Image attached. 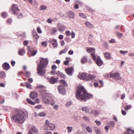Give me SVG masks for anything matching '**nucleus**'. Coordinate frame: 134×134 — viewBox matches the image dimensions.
<instances>
[{
  "instance_id": "nucleus-1",
  "label": "nucleus",
  "mask_w": 134,
  "mask_h": 134,
  "mask_svg": "<svg viewBox=\"0 0 134 134\" xmlns=\"http://www.w3.org/2000/svg\"><path fill=\"white\" fill-rule=\"evenodd\" d=\"M28 113L23 109H17L15 114L12 116V119L17 124H23L25 120V117H28Z\"/></svg>"
},
{
  "instance_id": "nucleus-2",
  "label": "nucleus",
  "mask_w": 134,
  "mask_h": 134,
  "mask_svg": "<svg viewBox=\"0 0 134 134\" xmlns=\"http://www.w3.org/2000/svg\"><path fill=\"white\" fill-rule=\"evenodd\" d=\"M76 97L79 100L86 101L87 99H92L93 95L88 94L83 87L79 86L77 88Z\"/></svg>"
},
{
  "instance_id": "nucleus-3",
  "label": "nucleus",
  "mask_w": 134,
  "mask_h": 134,
  "mask_svg": "<svg viewBox=\"0 0 134 134\" xmlns=\"http://www.w3.org/2000/svg\"><path fill=\"white\" fill-rule=\"evenodd\" d=\"M41 59L40 63L37 65V70L38 74L39 75L43 76H44L46 72V71L44 68L47 65L48 61L47 58H42Z\"/></svg>"
},
{
  "instance_id": "nucleus-4",
  "label": "nucleus",
  "mask_w": 134,
  "mask_h": 134,
  "mask_svg": "<svg viewBox=\"0 0 134 134\" xmlns=\"http://www.w3.org/2000/svg\"><path fill=\"white\" fill-rule=\"evenodd\" d=\"M41 94L44 103L45 104H50L52 101V99L46 91L44 90H43L41 92Z\"/></svg>"
},
{
  "instance_id": "nucleus-5",
  "label": "nucleus",
  "mask_w": 134,
  "mask_h": 134,
  "mask_svg": "<svg viewBox=\"0 0 134 134\" xmlns=\"http://www.w3.org/2000/svg\"><path fill=\"white\" fill-rule=\"evenodd\" d=\"M55 127V126L54 124L52 123H50L47 120H46L45 124L44 126L43 129L44 130H52L54 129Z\"/></svg>"
},
{
  "instance_id": "nucleus-6",
  "label": "nucleus",
  "mask_w": 134,
  "mask_h": 134,
  "mask_svg": "<svg viewBox=\"0 0 134 134\" xmlns=\"http://www.w3.org/2000/svg\"><path fill=\"white\" fill-rule=\"evenodd\" d=\"M10 11L12 14L14 15H17L19 11V9L17 5L13 4Z\"/></svg>"
},
{
  "instance_id": "nucleus-7",
  "label": "nucleus",
  "mask_w": 134,
  "mask_h": 134,
  "mask_svg": "<svg viewBox=\"0 0 134 134\" xmlns=\"http://www.w3.org/2000/svg\"><path fill=\"white\" fill-rule=\"evenodd\" d=\"M87 51L88 53H92L91 54V55L92 58L94 60H96V57L94 54L95 52V49L92 48H88Z\"/></svg>"
},
{
  "instance_id": "nucleus-8",
  "label": "nucleus",
  "mask_w": 134,
  "mask_h": 134,
  "mask_svg": "<svg viewBox=\"0 0 134 134\" xmlns=\"http://www.w3.org/2000/svg\"><path fill=\"white\" fill-rule=\"evenodd\" d=\"M47 80L48 82L51 84H53L58 82V78H55L52 76L50 77H47Z\"/></svg>"
},
{
  "instance_id": "nucleus-9",
  "label": "nucleus",
  "mask_w": 134,
  "mask_h": 134,
  "mask_svg": "<svg viewBox=\"0 0 134 134\" xmlns=\"http://www.w3.org/2000/svg\"><path fill=\"white\" fill-rule=\"evenodd\" d=\"M57 27L58 30L60 32L64 31L66 29L65 26L64 24L61 23L58 24L57 26Z\"/></svg>"
},
{
  "instance_id": "nucleus-10",
  "label": "nucleus",
  "mask_w": 134,
  "mask_h": 134,
  "mask_svg": "<svg viewBox=\"0 0 134 134\" xmlns=\"http://www.w3.org/2000/svg\"><path fill=\"white\" fill-rule=\"evenodd\" d=\"M58 89L59 93L62 94H65V90L63 86L62 85L59 86L58 87Z\"/></svg>"
},
{
  "instance_id": "nucleus-11",
  "label": "nucleus",
  "mask_w": 134,
  "mask_h": 134,
  "mask_svg": "<svg viewBox=\"0 0 134 134\" xmlns=\"http://www.w3.org/2000/svg\"><path fill=\"white\" fill-rule=\"evenodd\" d=\"M87 76V74L85 72L83 73L82 74H80L78 75V77L80 79L86 80Z\"/></svg>"
},
{
  "instance_id": "nucleus-12",
  "label": "nucleus",
  "mask_w": 134,
  "mask_h": 134,
  "mask_svg": "<svg viewBox=\"0 0 134 134\" xmlns=\"http://www.w3.org/2000/svg\"><path fill=\"white\" fill-rule=\"evenodd\" d=\"M95 60L96 61V63L98 66H100L103 64V62L99 56H98L97 59H96Z\"/></svg>"
},
{
  "instance_id": "nucleus-13",
  "label": "nucleus",
  "mask_w": 134,
  "mask_h": 134,
  "mask_svg": "<svg viewBox=\"0 0 134 134\" xmlns=\"http://www.w3.org/2000/svg\"><path fill=\"white\" fill-rule=\"evenodd\" d=\"M65 71L67 74L69 75H72L74 71V69L72 67L68 68L65 69Z\"/></svg>"
},
{
  "instance_id": "nucleus-14",
  "label": "nucleus",
  "mask_w": 134,
  "mask_h": 134,
  "mask_svg": "<svg viewBox=\"0 0 134 134\" xmlns=\"http://www.w3.org/2000/svg\"><path fill=\"white\" fill-rule=\"evenodd\" d=\"M2 67L5 70H8L10 68V65L8 63L5 62L3 64Z\"/></svg>"
},
{
  "instance_id": "nucleus-15",
  "label": "nucleus",
  "mask_w": 134,
  "mask_h": 134,
  "mask_svg": "<svg viewBox=\"0 0 134 134\" xmlns=\"http://www.w3.org/2000/svg\"><path fill=\"white\" fill-rule=\"evenodd\" d=\"M37 96L38 94L37 93L35 92H31L30 94V97L32 99L37 97Z\"/></svg>"
},
{
  "instance_id": "nucleus-16",
  "label": "nucleus",
  "mask_w": 134,
  "mask_h": 134,
  "mask_svg": "<svg viewBox=\"0 0 134 134\" xmlns=\"http://www.w3.org/2000/svg\"><path fill=\"white\" fill-rule=\"evenodd\" d=\"M90 109V108L88 106H84L82 108L81 110L82 111H85L86 113H89Z\"/></svg>"
},
{
  "instance_id": "nucleus-17",
  "label": "nucleus",
  "mask_w": 134,
  "mask_h": 134,
  "mask_svg": "<svg viewBox=\"0 0 134 134\" xmlns=\"http://www.w3.org/2000/svg\"><path fill=\"white\" fill-rule=\"evenodd\" d=\"M95 77L96 76L94 75H89L86 77V80L90 81L95 78Z\"/></svg>"
},
{
  "instance_id": "nucleus-18",
  "label": "nucleus",
  "mask_w": 134,
  "mask_h": 134,
  "mask_svg": "<svg viewBox=\"0 0 134 134\" xmlns=\"http://www.w3.org/2000/svg\"><path fill=\"white\" fill-rule=\"evenodd\" d=\"M99 113V112L98 111L95 109H93L92 110L90 113L94 115L95 116H97L98 115Z\"/></svg>"
},
{
  "instance_id": "nucleus-19",
  "label": "nucleus",
  "mask_w": 134,
  "mask_h": 134,
  "mask_svg": "<svg viewBox=\"0 0 134 134\" xmlns=\"http://www.w3.org/2000/svg\"><path fill=\"white\" fill-rule=\"evenodd\" d=\"M69 17L70 18L74 19V18L75 14L72 11H69L68 13Z\"/></svg>"
},
{
  "instance_id": "nucleus-20",
  "label": "nucleus",
  "mask_w": 134,
  "mask_h": 134,
  "mask_svg": "<svg viewBox=\"0 0 134 134\" xmlns=\"http://www.w3.org/2000/svg\"><path fill=\"white\" fill-rule=\"evenodd\" d=\"M85 25L88 28H92L93 27V25L89 22L86 21L85 23Z\"/></svg>"
},
{
  "instance_id": "nucleus-21",
  "label": "nucleus",
  "mask_w": 134,
  "mask_h": 134,
  "mask_svg": "<svg viewBox=\"0 0 134 134\" xmlns=\"http://www.w3.org/2000/svg\"><path fill=\"white\" fill-rule=\"evenodd\" d=\"M56 74L58 76H59L63 78H66V76L65 75L63 74V73L60 72L59 71H58L56 73Z\"/></svg>"
},
{
  "instance_id": "nucleus-22",
  "label": "nucleus",
  "mask_w": 134,
  "mask_h": 134,
  "mask_svg": "<svg viewBox=\"0 0 134 134\" xmlns=\"http://www.w3.org/2000/svg\"><path fill=\"white\" fill-rule=\"evenodd\" d=\"M25 51L24 49H20L18 51V54L20 56H23L25 53Z\"/></svg>"
},
{
  "instance_id": "nucleus-23",
  "label": "nucleus",
  "mask_w": 134,
  "mask_h": 134,
  "mask_svg": "<svg viewBox=\"0 0 134 134\" xmlns=\"http://www.w3.org/2000/svg\"><path fill=\"white\" fill-rule=\"evenodd\" d=\"M104 54L106 59L109 60L111 59L110 55L109 53H104Z\"/></svg>"
},
{
  "instance_id": "nucleus-24",
  "label": "nucleus",
  "mask_w": 134,
  "mask_h": 134,
  "mask_svg": "<svg viewBox=\"0 0 134 134\" xmlns=\"http://www.w3.org/2000/svg\"><path fill=\"white\" fill-rule=\"evenodd\" d=\"M67 48L66 47H65L64 49L62 50L59 52V55H61L62 54L66 53L67 52Z\"/></svg>"
},
{
  "instance_id": "nucleus-25",
  "label": "nucleus",
  "mask_w": 134,
  "mask_h": 134,
  "mask_svg": "<svg viewBox=\"0 0 134 134\" xmlns=\"http://www.w3.org/2000/svg\"><path fill=\"white\" fill-rule=\"evenodd\" d=\"M120 78L121 77L119 73H115V77L114 78L116 80H118L120 79Z\"/></svg>"
},
{
  "instance_id": "nucleus-26",
  "label": "nucleus",
  "mask_w": 134,
  "mask_h": 134,
  "mask_svg": "<svg viewBox=\"0 0 134 134\" xmlns=\"http://www.w3.org/2000/svg\"><path fill=\"white\" fill-rule=\"evenodd\" d=\"M93 129L96 134H100L99 129L96 126H94Z\"/></svg>"
},
{
  "instance_id": "nucleus-27",
  "label": "nucleus",
  "mask_w": 134,
  "mask_h": 134,
  "mask_svg": "<svg viewBox=\"0 0 134 134\" xmlns=\"http://www.w3.org/2000/svg\"><path fill=\"white\" fill-rule=\"evenodd\" d=\"M30 130L34 133H37L38 132V130L35 126L32 127Z\"/></svg>"
},
{
  "instance_id": "nucleus-28",
  "label": "nucleus",
  "mask_w": 134,
  "mask_h": 134,
  "mask_svg": "<svg viewBox=\"0 0 134 134\" xmlns=\"http://www.w3.org/2000/svg\"><path fill=\"white\" fill-rule=\"evenodd\" d=\"M108 125L109 127L113 128L115 126V123L113 121H111L108 123Z\"/></svg>"
},
{
  "instance_id": "nucleus-29",
  "label": "nucleus",
  "mask_w": 134,
  "mask_h": 134,
  "mask_svg": "<svg viewBox=\"0 0 134 134\" xmlns=\"http://www.w3.org/2000/svg\"><path fill=\"white\" fill-rule=\"evenodd\" d=\"M6 76L5 74L3 71L0 72V78H5Z\"/></svg>"
},
{
  "instance_id": "nucleus-30",
  "label": "nucleus",
  "mask_w": 134,
  "mask_h": 134,
  "mask_svg": "<svg viewBox=\"0 0 134 134\" xmlns=\"http://www.w3.org/2000/svg\"><path fill=\"white\" fill-rule=\"evenodd\" d=\"M25 83L26 88L29 89H31L32 88L31 85V84L26 82H25Z\"/></svg>"
},
{
  "instance_id": "nucleus-31",
  "label": "nucleus",
  "mask_w": 134,
  "mask_h": 134,
  "mask_svg": "<svg viewBox=\"0 0 134 134\" xmlns=\"http://www.w3.org/2000/svg\"><path fill=\"white\" fill-rule=\"evenodd\" d=\"M87 61V59L86 57H84L81 59V62L82 63L84 64Z\"/></svg>"
},
{
  "instance_id": "nucleus-32",
  "label": "nucleus",
  "mask_w": 134,
  "mask_h": 134,
  "mask_svg": "<svg viewBox=\"0 0 134 134\" xmlns=\"http://www.w3.org/2000/svg\"><path fill=\"white\" fill-rule=\"evenodd\" d=\"M27 102L29 103L30 104L32 105H34L36 103V102H34L31 101V100L30 99H29L28 98L27 99Z\"/></svg>"
},
{
  "instance_id": "nucleus-33",
  "label": "nucleus",
  "mask_w": 134,
  "mask_h": 134,
  "mask_svg": "<svg viewBox=\"0 0 134 134\" xmlns=\"http://www.w3.org/2000/svg\"><path fill=\"white\" fill-rule=\"evenodd\" d=\"M86 129L87 132L88 133L91 132L92 131V128L89 126L87 127L86 128Z\"/></svg>"
},
{
  "instance_id": "nucleus-34",
  "label": "nucleus",
  "mask_w": 134,
  "mask_h": 134,
  "mask_svg": "<svg viewBox=\"0 0 134 134\" xmlns=\"http://www.w3.org/2000/svg\"><path fill=\"white\" fill-rule=\"evenodd\" d=\"M47 8V7L45 5H41L40 7V10H46Z\"/></svg>"
},
{
  "instance_id": "nucleus-35",
  "label": "nucleus",
  "mask_w": 134,
  "mask_h": 134,
  "mask_svg": "<svg viewBox=\"0 0 134 134\" xmlns=\"http://www.w3.org/2000/svg\"><path fill=\"white\" fill-rule=\"evenodd\" d=\"M30 52L31 55L34 56L36 54L37 51V50H35Z\"/></svg>"
},
{
  "instance_id": "nucleus-36",
  "label": "nucleus",
  "mask_w": 134,
  "mask_h": 134,
  "mask_svg": "<svg viewBox=\"0 0 134 134\" xmlns=\"http://www.w3.org/2000/svg\"><path fill=\"white\" fill-rule=\"evenodd\" d=\"M66 129L68 130V132L69 133H70L72 131V129H73V128H72V127H71L68 126L67 127Z\"/></svg>"
},
{
  "instance_id": "nucleus-37",
  "label": "nucleus",
  "mask_w": 134,
  "mask_h": 134,
  "mask_svg": "<svg viewBox=\"0 0 134 134\" xmlns=\"http://www.w3.org/2000/svg\"><path fill=\"white\" fill-rule=\"evenodd\" d=\"M116 34L119 38H121L123 35V34L122 33H120L119 32H116Z\"/></svg>"
},
{
  "instance_id": "nucleus-38",
  "label": "nucleus",
  "mask_w": 134,
  "mask_h": 134,
  "mask_svg": "<svg viewBox=\"0 0 134 134\" xmlns=\"http://www.w3.org/2000/svg\"><path fill=\"white\" fill-rule=\"evenodd\" d=\"M127 132H124V134H131L130 133L131 131V128H129L126 129Z\"/></svg>"
},
{
  "instance_id": "nucleus-39",
  "label": "nucleus",
  "mask_w": 134,
  "mask_h": 134,
  "mask_svg": "<svg viewBox=\"0 0 134 134\" xmlns=\"http://www.w3.org/2000/svg\"><path fill=\"white\" fill-rule=\"evenodd\" d=\"M57 41L56 40L53 39V38H50L49 41V42L50 43L52 44V43L56 42Z\"/></svg>"
},
{
  "instance_id": "nucleus-40",
  "label": "nucleus",
  "mask_w": 134,
  "mask_h": 134,
  "mask_svg": "<svg viewBox=\"0 0 134 134\" xmlns=\"http://www.w3.org/2000/svg\"><path fill=\"white\" fill-rule=\"evenodd\" d=\"M121 94V92L120 91H118L116 94L115 95L114 97L115 98H118L120 96Z\"/></svg>"
},
{
  "instance_id": "nucleus-41",
  "label": "nucleus",
  "mask_w": 134,
  "mask_h": 134,
  "mask_svg": "<svg viewBox=\"0 0 134 134\" xmlns=\"http://www.w3.org/2000/svg\"><path fill=\"white\" fill-rule=\"evenodd\" d=\"M60 82L61 83L63 84V85H64L65 86H67V84L66 83V82L64 80H60Z\"/></svg>"
},
{
  "instance_id": "nucleus-42",
  "label": "nucleus",
  "mask_w": 134,
  "mask_h": 134,
  "mask_svg": "<svg viewBox=\"0 0 134 134\" xmlns=\"http://www.w3.org/2000/svg\"><path fill=\"white\" fill-rule=\"evenodd\" d=\"M65 42L67 43H69L71 41L70 39L68 37H65Z\"/></svg>"
},
{
  "instance_id": "nucleus-43",
  "label": "nucleus",
  "mask_w": 134,
  "mask_h": 134,
  "mask_svg": "<svg viewBox=\"0 0 134 134\" xmlns=\"http://www.w3.org/2000/svg\"><path fill=\"white\" fill-rule=\"evenodd\" d=\"M25 74L26 77H29L31 75L29 71H26Z\"/></svg>"
},
{
  "instance_id": "nucleus-44",
  "label": "nucleus",
  "mask_w": 134,
  "mask_h": 134,
  "mask_svg": "<svg viewBox=\"0 0 134 134\" xmlns=\"http://www.w3.org/2000/svg\"><path fill=\"white\" fill-rule=\"evenodd\" d=\"M47 45V42L46 41L42 42L41 43V46L43 47H46Z\"/></svg>"
},
{
  "instance_id": "nucleus-45",
  "label": "nucleus",
  "mask_w": 134,
  "mask_h": 134,
  "mask_svg": "<svg viewBox=\"0 0 134 134\" xmlns=\"http://www.w3.org/2000/svg\"><path fill=\"white\" fill-rule=\"evenodd\" d=\"M82 119L84 120L87 121H90L89 118L87 116H83L82 117Z\"/></svg>"
},
{
  "instance_id": "nucleus-46",
  "label": "nucleus",
  "mask_w": 134,
  "mask_h": 134,
  "mask_svg": "<svg viewBox=\"0 0 134 134\" xmlns=\"http://www.w3.org/2000/svg\"><path fill=\"white\" fill-rule=\"evenodd\" d=\"M46 115V114L43 112H41L39 113L38 114V116H45Z\"/></svg>"
},
{
  "instance_id": "nucleus-47",
  "label": "nucleus",
  "mask_w": 134,
  "mask_h": 134,
  "mask_svg": "<svg viewBox=\"0 0 134 134\" xmlns=\"http://www.w3.org/2000/svg\"><path fill=\"white\" fill-rule=\"evenodd\" d=\"M52 44L53 45V47L57 48V47L58 43L57 41H56V42H54L52 43Z\"/></svg>"
},
{
  "instance_id": "nucleus-48",
  "label": "nucleus",
  "mask_w": 134,
  "mask_h": 134,
  "mask_svg": "<svg viewBox=\"0 0 134 134\" xmlns=\"http://www.w3.org/2000/svg\"><path fill=\"white\" fill-rule=\"evenodd\" d=\"M79 15L83 18H85L86 17L85 15L82 13L79 14Z\"/></svg>"
},
{
  "instance_id": "nucleus-49",
  "label": "nucleus",
  "mask_w": 134,
  "mask_h": 134,
  "mask_svg": "<svg viewBox=\"0 0 134 134\" xmlns=\"http://www.w3.org/2000/svg\"><path fill=\"white\" fill-rule=\"evenodd\" d=\"M131 107V106L130 105H129L125 107V110H128L130 109Z\"/></svg>"
},
{
  "instance_id": "nucleus-50",
  "label": "nucleus",
  "mask_w": 134,
  "mask_h": 134,
  "mask_svg": "<svg viewBox=\"0 0 134 134\" xmlns=\"http://www.w3.org/2000/svg\"><path fill=\"white\" fill-rule=\"evenodd\" d=\"M2 16L4 18H5L7 16V14L6 13L3 12L1 14Z\"/></svg>"
},
{
  "instance_id": "nucleus-51",
  "label": "nucleus",
  "mask_w": 134,
  "mask_h": 134,
  "mask_svg": "<svg viewBox=\"0 0 134 134\" xmlns=\"http://www.w3.org/2000/svg\"><path fill=\"white\" fill-rule=\"evenodd\" d=\"M65 34L67 36H70L71 35L70 32L69 30H67L66 31L65 33Z\"/></svg>"
},
{
  "instance_id": "nucleus-52",
  "label": "nucleus",
  "mask_w": 134,
  "mask_h": 134,
  "mask_svg": "<svg viewBox=\"0 0 134 134\" xmlns=\"http://www.w3.org/2000/svg\"><path fill=\"white\" fill-rule=\"evenodd\" d=\"M33 37L34 39H35L37 40L38 39L39 36L37 34H36L34 35Z\"/></svg>"
},
{
  "instance_id": "nucleus-53",
  "label": "nucleus",
  "mask_w": 134,
  "mask_h": 134,
  "mask_svg": "<svg viewBox=\"0 0 134 134\" xmlns=\"http://www.w3.org/2000/svg\"><path fill=\"white\" fill-rule=\"evenodd\" d=\"M128 52V51H123L120 50V53L123 55H125L126 53H127Z\"/></svg>"
},
{
  "instance_id": "nucleus-54",
  "label": "nucleus",
  "mask_w": 134,
  "mask_h": 134,
  "mask_svg": "<svg viewBox=\"0 0 134 134\" xmlns=\"http://www.w3.org/2000/svg\"><path fill=\"white\" fill-rule=\"evenodd\" d=\"M12 21V20L11 19H9L7 20V23L8 24H10Z\"/></svg>"
},
{
  "instance_id": "nucleus-55",
  "label": "nucleus",
  "mask_w": 134,
  "mask_h": 134,
  "mask_svg": "<svg viewBox=\"0 0 134 134\" xmlns=\"http://www.w3.org/2000/svg\"><path fill=\"white\" fill-rule=\"evenodd\" d=\"M53 21V19H51L50 18H49L47 19V23L51 24L52 23V22Z\"/></svg>"
},
{
  "instance_id": "nucleus-56",
  "label": "nucleus",
  "mask_w": 134,
  "mask_h": 134,
  "mask_svg": "<svg viewBox=\"0 0 134 134\" xmlns=\"http://www.w3.org/2000/svg\"><path fill=\"white\" fill-rule=\"evenodd\" d=\"M94 122L96 123L97 125L99 126L101 125V122L99 121L96 120L94 121Z\"/></svg>"
},
{
  "instance_id": "nucleus-57",
  "label": "nucleus",
  "mask_w": 134,
  "mask_h": 134,
  "mask_svg": "<svg viewBox=\"0 0 134 134\" xmlns=\"http://www.w3.org/2000/svg\"><path fill=\"white\" fill-rule=\"evenodd\" d=\"M36 88H41V89L44 88H45V87L42 85H39V86H38L36 87Z\"/></svg>"
},
{
  "instance_id": "nucleus-58",
  "label": "nucleus",
  "mask_w": 134,
  "mask_h": 134,
  "mask_svg": "<svg viewBox=\"0 0 134 134\" xmlns=\"http://www.w3.org/2000/svg\"><path fill=\"white\" fill-rule=\"evenodd\" d=\"M37 32L39 34H41L42 32L41 30L39 27H38L37 28Z\"/></svg>"
},
{
  "instance_id": "nucleus-59",
  "label": "nucleus",
  "mask_w": 134,
  "mask_h": 134,
  "mask_svg": "<svg viewBox=\"0 0 134 134\" xmlns=\"http://www.w3.org/2000/svg\"><path fill=\"white\" fill-rule=\"evenodd\" d=\"M71 37L72 38H74L75 36V33L73 32H72L71 34Z\"/></svg>"
},
{
  "instance_id": "nucleus-60",
  "label": "nucleus",
  "mask_w": 134,
  "mask_h": 134,
  "mask_svg": "<svg viewBox=\"0 0 134 134\" xmlns=\"http://www.w3.org/2000/svg\"><path fill=\"white\" fill-rule=\"evenodd\" d=\"M72 104V102L71 101L68 102H67L66 104V106L67 107L70 105Z\"/></svg>"
},
{
  "instance_id": "nucleus-61",
  "label": "nucleus",
  "mask_w": 134,
  "mask_h": 134,
  "mask_svg": "<svg viewBox=\"0 0 134 134\" xmlns=\"http://www.w3.org/2000/svg\"><path fill=\"white\" fill-rule=\"evenodd\" d=\"M60 44L62 46H64L65 44L64 41V40H62L60 41Z\"/></svg>"
},
{
  "instance_id": "nucleus-62",
  "label": "nucleus",
  "mask_w": 134,
  "mask_h": 134,
  "mask_svg": "<svg viewBox=\"0 0 134 134\" xmlns=\"http://www.w3.org/2000/svg\"><path fill=\"white\" fill-rule=\"evenodd\" d=\"M109 42L111 43H115L116 42L114 39H111L109 41Z\"/></svg>"
},
{
  "instance_id": "nucleus-63",
  "label": "nucleus",
  "mask_w": 134,
  "mask_h": 134,
  "mask_svg": "<svg viewBox=\"0 0 134 134\" xmlns=\"http://www.w3.org/2000/svg\"><path fill=\"white\" fill-rule=\"evenodd\" d=\"M69 63V61L68 60H66L64 62V64L65 65H67Z\"/></svg>"
},
{
  "instance_id": "nucleus-64",
  "label": "nucleus",
  "mask_w": 134,
  "mask_h": 134,
  "mask_svg": "<svg viewBox=\"0 0 134 134\" xmlns=\"http://www.w3.org/2000/svg\"><path fill=\"white\" fill-rule=\"evenodd\" d=\"M74 53V51L72 50H70L68 52V54L70 55H72Z\"/></svg>"
}]
</instances>
